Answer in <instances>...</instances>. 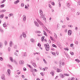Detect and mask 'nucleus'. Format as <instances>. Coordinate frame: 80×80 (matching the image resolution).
Returning <instances> with one entry per match:
<instances>
[{"instance_id": "f257e3e1", "label": "nucleus", "mask_w": 80, "mask_h": 80, "mask_svg": "<svg viewBox=\"0 0 80 80\" xmlns=\"http://www.w3.org/2000/svg\"><path fill=\"white\" fill-rule=\"evenodd\" d=\"M49 48H50V46H49V44L48 43H47L46 44V50L47 51H49Z\"/></svg>"}, {"instance_id": "f03ea898", "label": "nucleus", "mask_w": 80, "mask_h": 80, "mask_svg": "<svg viewBox=\"0 0 80 80\" xmlns=\"http://www.w3.org/2000/svg\"><path fill=\"white\" fill-rule=\"evenodd\" d=\"M24 61L23 60H21L19 61V64L21 65H23L24 64Z\"/></svg>"}, {"instance_id": "7ed1b4c3", "label": "nucleus", "mask_w": 80, "mask_h": 80, "mask_svg": "<svg viewBox=\"0 0 80 80\" xmlns=\"http://www.w3.org/2000/svg\"><path fill=\"white\" fill-rule=\"evenodd\" d=\"M60 76L62 78H63L65 77V74H62L61 73L60 75Z\"/></svg>"}, {"instance_id": "20e7f679", "label": "nucleus", "mask_w": 80, "mask_h": 80, "mask_svg": "<svg viewBox=\"0 0 80 80\" xmlns=\"http://www.w3.org/2000/svg\"><path fill=\"white\" fill-rule=\"evenodd\" d=\"M72 31L71 30H69L68 31V35H69V36L71 35V34H72Z\"/></svg>"}, {"instance_id": "39448f33", "label": "nucleus", "mask_w": 80, "mask_h": 80, "mask_svg": "<svg viewBox=\"0 0 80 80\" xmlns=\"http://www.w3.org/2000/svg\"><path fill=\"white\" fill-rule=\"evenodd\" d=\"M0 32L2 33H3L4 32V30L1 27H0Z\"/></svg>"}, {"instance_id": "423d86ee", "label": "nucleus", "mask_w": 80, "mask_h": 80, "mask_svg": "<svg viewBox=\"0 0 80 80\" xmlns=\"http://www.w3.org/2000/svg\"><path fill=\"white\" fill-rule=\"evenodd\" d=\"M1 78L2 79V80H5V75L4 74L2 75Z\"/></svg>"}, {"instance_id": "0eeeda50", "label": "nucleus", "mask_w": 80, "mask_h": 80, "mask_svg": "<svg viewBox=\"0 0 80 80\" xmlns=\"http://www.w3.org/2000/svg\"><path fill=\"white\" fill-rule=\"evenodd\" d=\"M19 2H20V0H17L16 1L14 2V4L17 5V4H18V3H19Z\"/></svg>"}, {"instance_id": "6e6552de", "label": "nucleus", "mask_w": 80, "mask_h": 80, "mask_svg": "<svg viewBox=\"0 0 80 80\" xmlns=\"http://www.w3.org/2000/svg\"><path fill=\"white\" fill-rule=\"evenodd\" d=\"M34 23L35 25H36V26H37V27H38L39 25H38V22H37L36 21H34Z\"/></svg>"}, {"instance_id": "1a4fd4ad", "label": "nucleus", "mask_w": 80, "mask_h": 80, "mask_svg": "<svg viewBox=\"0 0 80 80\" xmlns=\"http://www.w3.org/2000/svg\"><path fill=\"white\" fill-rule=\"evenodd\" d=\"M23 21H25L26 20V16L25 15H24L23 16Z\"/></svg>"}, {"instance_id": "9d476101", "label": "nucleus", "mask_w": 80, "mask_h": 80, "mask_svg": "<svg viewBox=\"0 0 80 80\" xmlns=\"http://www.w3.org/2000/svg\"><path fill=\"white\" fill-rule=\"evenodd\" d=\"M54 71L52 70L51 72H50V74H52V76H53V75H54Z\"/></svg>"}, {"instance_id": "9b49d317", "label": "nucleus", "mask_w": 80, "mask_h": 80, "mask_svg": "<svg viewBox=\"0 0 80 80\" xmlns=\"http://www.w3.org/2000/svg\"><path fill=\"white\" fill-rule=\"evenodd\" d=\"M57 72H62V70L59 69V68H57Z\"/></svg>"}, {"instance_id": "f8f14e48", "label": "nucleus", "mask_w": 80, "mask_h": 80, "mask_svg": "<svg viewBox=\"0 0 80 80\" xmlns=\"http://www.w3.org/2000/svg\"><path fill=\"white\" fill-rule=\"evenodd\" d=\"M22 35H23V37L24 38H26V37H27L26 36V34H25V33L24 32H22Z\"/></svg>"}, {"instance_id": "ddd939ff", "label": "nucleus", "mask_w": 80, "mask_h": 80, "mask_svg": "<svg viewBox=\"0 0 80 80\" xmlns=\"http://www.w3.org/2000/svg\"><path fill=\"white\" fill-rule=\"evenodd\" d=\"M39 12L40 15H43V11L41 10H39Z\"/></svg>"}, {"instance_id": "4468645a", "label": "nucleus", "mask_w": 80, "mask_h": 80, "mask_svg": "<svg viewBox=\"0 0 80 80\" xmlns=\"http://www.w3.org/2000/svg\"><path fill=\"white\" fill-rule=\"evenodd\" d=\"M9 59L11 60V62H13V58L12 57H10Z\"/></svg>"}, {"instance_id": "2eb2a0df", "label": "nucleus", "mask_w": 80, "mask_h": 80, "mask_svg": "<svg viewBox=\"0 0 80 80\" xmlns=\"http://www.w3.org/2000/svg\"><path fill=\"white\" fill-rule=\"evenodd\" d=\"M7 72H8L9 75H10V72H11V71L10 70V69H8L7 70Z\"/></svg>"}, {"instance_id": "dca6fc26", "label": "nucleus", "mask_w": 80, "mask_h": 80, "mask_svg": "<svg viewBox=\"0 0 80 80\" xmlns=\"http://www.w3.org/2000/svg\"><path fill=\"white\" fill-rule=\"evenodd\" d=\"M32 65L34 66V67H37V65L36 64V63L35 62H33V64H32Z\"/></svg>"}, {"instance_id": "f3484780", "label": "nucleus", "mask_w": 80, "mask_h": 80, "mask_svg": "<svg viewBox=\"0 0 80 80\" xmlns=\"http://www.w3.org/2000/svg\"><path fill=\"white\" fill-rule=\"evenodd\" d=\"M39 23L40 25H42V27H43V23H42V22H41V21H40Z\"/></svg>"}, {"instance_id": "a211bd4d", "label": "nucleus", "mask_w": 80, "mask_h": 80, "mask_svg": "<svg viewBox=\"0 0 80 80\" xmlns=\"http://www.w3.org/2000/svg\"><path fill=\"white\" fill-rule=\"evenodd\" d=\"M0 12L2 13H3V12H6V10L5 9L2 10L0 11Z\"/></svg>"}, {"instance_id": "6ab92c4d", "label": "nucleus", "mask_w": 80, "mask_h": 80, "mask_svg": "<svg viewBox=\"0 0 80 80\" xmlns=\"http://www.w3.org/2000/svg\"><path fill=\"white\" fill-rule=\"evenodd\" d=\"M31 41L32 42V43H34L35 42V41L34 39L33 38H32L31 39Z\"/></svg>"}, {"instance_id": "aec40b11", "label": "nucleus", "mask_w": 80, "mask_h": 80, "mask_svg": "<svg viewBox=\"0 0 80 80\" xmlns=\"http://www.w3.org/2000/svg\"><path fill=\"white\" fill-rule=\"evenodd\" d=\"M3 47V43L2 42H0V48H2Z\"/></svg>"}, {"instance_id": "412c9836", "label": "nucleus", "mask_w": 80, "mask_h": 80, "mask_svg": "<svg viewBox=\"0 0 80 80\" xmlns=\"http://www.w3.org/2000/svg\"><path fill=\"white\" fill-rule=\"evenodd\" d=\"M45 17V16H44V15H43V14L42 15H41V16H40V18H44Z\"/></svg>"}, {"instance_id": "4be33fe9", "label": "nucleus", "mask_w": 80, "mask_h": 80, "mask_svg": "<svg viewBox=\"0 0 80 80\" xmlns=\"http://www.w3.org/2000/svg\"><path fill=\"white\" fill-rule=\"evenodd\" d=\"M3 17H4V14H2V15H0V18H3Z\"/></svg>"}, {"instance_id": "5701e85b", "label": "nucleus", "mask_w": 80, "mask_h": 80, "mask_svg": "<svg viewBox=\"0 0 80 80\" xmlns=\"http://www.w3.org/2000/svg\"><path fill=\"white\" fill-rule=\"evenodd\" d=\"M13 44L12 41H10L9 43V45L10 47H12V45Z\"/></svg>"}, {"instance_id": "b1692460", "label": "nucleus", "mask_w": 80, "mask_h": 80, "mask_svg": "<svg viewBox=\"0 0 80 80\" xmlns=\"http://www.w3.org/2000/svg\"><path fill=\"white\" fill-rule=\"evenodd\" d=\"M14 49H17V45H15L14 47Z\"/></svg>"}, {"instance_id": "393cba45", "label": "nucleus", "mask_w": 80, "mask_h": 80, "mask_svg": "<svg viewBox=\"0 0 80 80\" xmlns=\"http://www.w3.org/2000/svg\"><path fill=\"white\" fill-rule=\"evenodd\" d=\"M3 27H7V25H6V23L4 22V24H3Z\"/></svg>"}, {"instance_id": "a878e982", "label": "nucleus", "mask_w": 80, "mask_h": 80, "mask_svg": "<svg viewBox=\"0 0 80 80\" xmlns=\"http://www.w3.org/2000/svg\"><path fill=\"white\" fill-rule=\"evenodd\" d=\"M5 7V5H4V4L1 5V8H3V7Z\"/></svg>"}, {"instance_id": "bb28decb", "label": "nucleus", "mask_w": 80, "mask_h": 80, "mask_svg": "<svg viewBox=\"0 0 80 80\" xmlns=\"http://www.w3.org/2000/svg\"><path fill=\"white\" fill-rule=\"evenodd\" d=\"M75 61L77 62H78V63H79V62H80V60H79V59H75Z\"/></svg>"}, {"instance_id": "cd10ccee", "label": "nucleus", "mask_w": 80, "mask_h": 80, "mask_svg": "<svg viewBox=\"0 0 80 80\" xmlns=\"http://www.w3.org/2000/svg\"><path fill=\"white\" fill-rule=\"evenodd\" d=\"M14 54L15 55H16V56H17V57H18V54H17V52H14Z\"/></svg>"}, {"instance_id": "c85d7f7f", "label": "nucleus", "mask_w": 80, "mask_h": 80, "mask_svg": "<svg viewBox=\"0 0 80 80\" xmlns=\"http://www.w3.org/2000/svg\"><path fill=\"white\" fill-rule=\"evenodd\" d=\"M64 75L65 76H70V74H67V73H64Z\"/></svg>"}, {"instance_id": "c756f323", "label": "nucleus", "mask_w": 80, "mask_h": 80, "mask_svg": "<svg viewBox=\"0 0 80 80\" xmlns=\"http://www.w3.org/2000/svg\"><path fill=\"white\" fill-rule=\"evenodd\" d=\"M52 46L53 47H55V48H57V46H56V45L55 44H52Z\"/></svg>"}, {"instance_id": "7c9ffc66", "label": "nucleus", "mask_w": 80, "mask_h": 80, "mask_svg": "<svg viewBox=\"0 0 80 80\" xmlns=\"http://www.w3.org/2000/svg\"><path fill=\"white\" fill-rule=\"evenodd\" d=\"M51 53H52V55H55V54H56V53L55 52H51Z\"/></svg>"}, {"instance_id": "2f4dec72", "label": "nucleus", "mask_w": 80, "mask_h": 80, "mask_svg": "<svg viewBox=\"0 0 80 80\" xmlns=\"http://www.w3.org/2000/svg\"><path fill=\"white\" fill-rule=\"evenodd\" d=\"M70 53L71 55H74V53L73 52H70Z\"/></svg>"}, {"instance_id": "473e14b6", "label": "nucleus", "mask_w": 80, "mask_h": 80, "mask_svg": "<svg viewBox=\"0 0 80 80\" xmlns=\"http://www.w3.org/2000/svg\"><path fill=\"white\" fill-rule=\"evenodd\" d=\"M24 57H27V52H25L24 53Z\"/></svg>"}, {"instance_id": "72a5a7b5", "label": "nucleus", "mask_w": 80, "mask_h": 80, "mask_svg": "<svg viewBox=\"0 0 80 80\" xmlns=\"http://www.w3.org/2000/svg\"><path fill=\"white\" fill-rule=\"evenodd\" d=\"M21 7H24V4L23 3H22L21 4Z\"/></svg>"}, {"instance_id": "f704fd0d", "label": "nucleus", "mask_w": 80, "mask_h": 80, "mask_svg": "<svg viewBox=\"0 0 80 80\" xmlns=\"http://www.w3.org/2000/svg\"><path fill=\"white\" fill-rule=\"evenodd\" d=\"M67 6L68 7H70V4L69 3H68V4H67Z\"/></svg>"}, {"instance_id": "c9c22d12", "label": "nucleus", "mask_w": 80, "mask_h": 80, "mask_svg": "<svg viewBox=\"0 0 80 80\" xmlns=\"http://www.w3.org/2000/svg\"><path fill=\"white\" fill-rule=\"evenodd\" d=\"M59 67L60 68H61V67H62V64L60 63V62H59Z\"/></svg>"}, {"instance_id": "e433bc0d", "label": "nucleus", "mask_w": 80, "mask_h": 80, "mask_svg": "<svg viewBox=\"0 0 80 80\" xmlns=\"http://www.w3.org/2000/svg\"><path fill=\"white\" fill-rule=\"evenodd\" d=\"M25 8H27V10H28V7L27 6V5L25 6Z\"/></svg>"}, {"instance_id": "4c0bfd02", "label": "nucleus", "mask_w": 80, "mask_h": 80, "mask_svg": "<svg viewBox=\"0 0 80 80\" xmlns=\"http://www.w3.org/2000/svg\"><path fill=\"white\" fill-rule=\"evenodd\" d=\"M20 39L22 40V35H21L20 36Z\"/></svg>"}, {"instance_id": "58836bf2", "label": "nucleus", "mask_w": 80, "mask_h": 80, "mask_svg": "<svg viewBox=\"0 0 80 80\" xmlns=\"http://www.w3.org/2000/svg\"><path fill=\"white\" fill-rule=\"evenodd\" d=\"M43 61H44V63H47V62L46 61V60H45V59H43Z\"/></svg>"}, {"instance_id": "ea45409f", "label": "nucleus", "mask_w": 80, "mask_h": 80, "mask_svg": "<svg viewBox=\"0 0 80 80\" xmlns=\"http://www.w3.org/2000/svg\"><path fill=\"white\" fill-rule=\"evenodd\" d=\"M5 45H7V41H5Z\"/></svg>"}, {"instance_id": "a19ab883", "label": "nucleus", "mask_w": 80, "mask_h": 80, "mask_svg": "<svg viewBox=\"0 0 80 80\" xmlns=\"http://www.w3.org/2000/svg\"><path fill=\"white\" fill-rule=\"evenodd\" d=\"M76 15H80V12H78L76 13Z\"/></svg>"}, {"instance_id": "79ce46f5", "label": "nucleus", "mask_w": 80, "mask_h": 80, "mask_svg": "<svg viewBox=\"0 0 80 80\" xmlns=\"http://www.w3.org/2000/svg\"><path fill=\"white\" fill-rule=\"evenodd\" d=\"M8 66L10 68H11V69H12V66L11 65H9Z\"/></svg>"}, {"instance_id": "37998d69", "label": "nucleus", "mask_w": 80, "mask_h": 80, "mask_svg": "<svg viewBox=\"0 0 80 80\" xmlns=\"http://www.w3.org/2000/svg\"><path fill=\"white\" fill-rule=\"evenodd\" d=\"M38 47H41V44H40L39 43H38Z\"/></svg>"}, {"instance_id": "c03bdc74", "label": "nucleus", "mask_w": 80, "mask_h": 80, "mask_svg": "<svg viewBox=\"0 0 80 80\" xmlns=\"http://www.w3.org/2000/svg\"><path fill=\"white\" fill-rule=\"evenodd\" d=\"M0 60H1V61H2V60H3V58H2V57H0Z\"/></svg>"}, {"instance_id": "a18cd8bd", "label": "nucleus", "mask_w": 80, "mask_h": 80, "mask_svg": "<svg viewBox=\"0 0 80 80\" xmlns=\"http://www.w3.org/2000/svg\"><path fill=\"white\" fill-rule=\"evenodd\" d=\"M73 44H70V47H73Z\"/></svg>"}, {"instance_id": "49530a36", "label": "nucleus", "mask_w": 80, "mask_h": 80, "mask_svg": "<svg viewBox=\"0 0 80 80\" xmlns=\"http://www.w3.org/2000/svg\"><path fill=\"white\" fill-rule=\"evenodd\" d=\"M23 70L24 71H26V70H27V69L25 68H23Z\"/></svg>"}, {"instance_id": "de8ad7c7", "label": "nucleus", "mask_w": 80, "mask_h": 80, "mask_svg": "<svg viewBox=\"0 0 80 80\" xmlns=\"http://www.w3.org/2000/svg\"><path fill=\"white\" fill-rule=\"evenodd\" d=\"M37 22H38V23L39 22H40V21L38 19H37Z\"/></svg>"}, {"instance_id": "09e8293b", "label": "nucleus", "mask_w": 80, "mask_h": 80, "mask_svg": "<svg viewBox=\"0 0 80 80\" xmlns=\"http://www.w3.org/2000/svg\"><path fill=\"white\" fill-rule=\"evenodd\" d=\"M62 28H65L66 27L65 25H62Z\"/></svg>"}, {"instance_id": "8fccbe9b", "label": "nucleus", "mask_w": 80, "mask_h": 80, "mask_svg": "<svg viewBox=\"0 0 80 80\" xmlns=\"http://www.w3.org/2000/svg\"><path fill=\"white\" fill-rule=\"evenodd\" d=\"M51 4H52V5H53V6H54V5H55V3H54V2H52V3H51Z\"/></svg>"}, {"instance_id": "3c124183", "label": "nucleus", "mask_w": 80, "mask_h": 80, "mask_svg": "<svg viewBox=\"0 0 80 80\" xmlns=\"http://www.w3.org/2000/svg\"><path fill=\"white\" fill-rule=\"evenodd\" d=\"M50 39H51V40H53V39L52 37H50Z\"/></svg>"}, {"instance_id": "603ef678", "label": "nucleus", "mask_w": 80, "mask_h": 80, "mask_svg": "<svg viewBox=\"0 0 80 80\" xmlns=\"http://www.w3.org/2000/svg\"><path fill=\"white\" fill-rule=\"evenodd\" d=\"M5 1H6V0H3V1L2 2H1V3H4V2H5Z\"/></svg>"}, {"instance_id": "864d4df0", "label": "nucleus", "mask_w": 80, "mask_h": 80, "mask_svg": "<svg viewBox=\"0 0 80 80\" xmlns=\"http://www.w3.org/2000/svg\"><path fill=\"white\" fill-rule=\"evenodd\" d=\"M28 67L30 68H31L32 69H33V68H32V66H30V65H29Z\"/></svg>"}, {"instance_id": "5fc2aeb1", "label": "nucleus", "mask_w": 80, "mask_h": 80, "mask_svg": "<svg viewBox=\"0 0 80 80\" xmlns=\"http://www.w3.org/2000/svg\"><path fill=\"white\" fill-rule=\"evenodd\" d=\"M75 43L76 44V45H77L78 43V41H75Z\"/></svg>"}, {"instance_id": "6e6d98bb", "label": "nucleus", "mask_w": 80, "mask_h": 80, "mask_svg": "<svg viewBox=\"0 0 80 80\" xmlns=\"http://www.w3.org/2000/svg\"><path fill=\"white\" fill-rule=\"evenodd\" d=\"M75 80V78H71V80Z\"/></svg>"}, {"instance_id": "4d7b16f0", "label": "nucleus", "mask_w": 80, "mask_h": 80, "mask_svg": "<svg viewBox=\"0 0 80 80\" xmlns=\"http://www.w3.org/2000/svg\"><path fill=\"white\" fill-rule=\"evenodd\" d=\"M44 35H46V36H47V32H45L44 34Z\"/></svg>"}, {"instance_id": "13d9d810", "label": "nucleus", "mask_w": 80, "mask_h": 80, "mask_svg": "<svg viewBox=\"0 0 80 80\" xmlns=\"http://www.w3.org/2000/svg\"><path fill=\"white\" fill-rule=\"evenodd\" d=\"M54 37H57V34H55V33H54Z\"/></svg>"}, {"instance_id": "bf43d9fd", "label": "nucleus", "mask_w": 80, "mask_h": 80, "mask_svg": "<svg viewBox=\"0 0 80 80\" xmlns=\"http://www.w3.org/2000/svg\"><path fill=\"white\" fill-rule=\"evenodd\" d=\"M40 74L42 76H43V72H41Z\"/></svg>"}, {"instance_id": "052dcab7", "label": "nucleus", "mask_w": 80, "mask_h": 80, "mask_svg": "<svg viewBox=\"0 0 80 80\" xmlns=\"http://www.w3.org/2000/svg\"><path fill=\"white\" fill-rule=\"evenodd\" d=\"M21 72H17L18 75H20L21 73Z\"/></svg>"}, {"instance_id": "680f3d73", "label": "nucleus", "mask_w": 80, "mask_h": 80, "mask_svg": "<svg viewBox=\"0 0 80 80\" xmlns=\"http://www.w3.org/2000/svg\"><path fill=\"white\" fill-rule=\"evenodd\" d=\"M8 51H9V52H10V48H8Z\"/></svg>"}, {"instance_id": "e2e57ef3", "label": "nucleus", "mask_w": 80, "mask_h": 80, "mask_svg": "<svg viewBox=\"0 0 80 80\" xmlns=\"http://www.w3.org/2000/svg\"><path fill=\"white\" fill-rule=\"evenodd\" d=\"M43 20H46V18H43Z\"/></svg>"}, {"instance_id": "0e129e2a", "label": "nucleus", "mask_w": 80, "mask_h": 80, "mask_svg": "<svg viewBox=\"0 0 80 80\" xmlns=\"http://www.w3.org/2000/svg\"><path fill=\"white\" fill-rule=\"evenodd\" d=\"M22 78H25V76H24V75H22Z\"/></svg>"}, {"instance_id": "69168bd1", "label": "nucleus", "mask_w": 80, "mask_h": 80, "mask_svg": "<svg viewBox=\"0 0 80 80\" xmlns=\"http://www.w3.org/2000/svg\"><path fill=\"white\" fill-rule=\"evenodd\" d=\"M12 15H13L12 14H10L9 16V17H11V16H12Z\"/></svg>"}, {"instance_id": "338daca9", "label": "nucleus", "mask_w": 80, "mask_h": 80, "mask_svg": "<svg viewBox=\"0 0 80 80\" xmlns=\"http://www.w3.org/2000/svg\"><path fill=\"white\" fill-rule=\"evenodd\" d=\"M67 20H70V19H69V18L68 17H67Z\"/></svg>"}, {"instance_id": "774afa93", "label": "nucleus", "mask_w": 80, "mask_h": 80, "mask_svg": "<svg viewBox=\"0 0 80 80\" xmlns=\"http://www.w3.org/2000/svg\"><path fill=\"white\" fill-rule=\"evenodd\" d=\"M36 60H39V58H36Z\"/></svg>"}]
</instances>
